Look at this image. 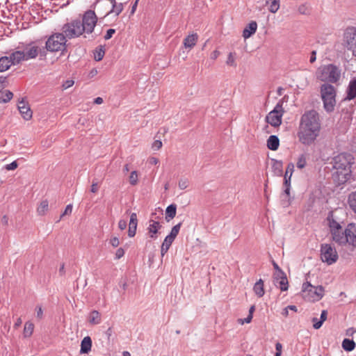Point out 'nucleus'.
I'll list each match as a JSON object with an SVG mask.
<instances>
[{
    "instance_id": "f257e3e1",
    "label": "nucleus",
    "mask_w": 356,
    "mask_h": 356,
    "mask_svg": "<svg viewBox=\"0 0 356 356\" xmlns=\"http://www.w3.org/2000/svg\"><path fill=\"white\" fill-rule=\"evenodd\" d=\"M354 158L350 154H339L333 159V168L335 170L333 178L339 185L348 181L352 175L351 167Z\"/></svg>"
},
{
    "instance_id": "f03ea898",
    "label": "nucleus",
    "mask_w": 356,
    "mask_h": 356,
    "mask_svg": "<svg viewBox=\"0 0 356 356\" xmlns=\"http://www.w3.org/2000/svg\"><path fill=\"white\" fill-rule=\"evenodd\" d=\"M316 77L321 81L335 83L341 78V70L333 64L323 65L317 70Z\"/></svg>"
},
{
    "instance_id": "7ed1b4c3",
    "label": "nucleus",
    "mask_w": 356,
    "mask_h": 356,
    "mask_svg": "<svg viewBox=\"0 0 356 356\" xmlns=\"http://www.w3.org/2000/svg\"><path fill=\"white\" fill-rule=\"evenodd\" d=\"M321 94L325 109L327 112L332 111L336 104V90L334 87L330 84L324 83L321 87Z\"/></svg>"
},
{
    "instance_id": "20e7f679",
    "label": "nucleus",
    "mask_w": 356,
    "mask_h": 356,
    "mask_svg": "<svg viewBox=\"0 0 356 356\" xmlns=\"http://www.w3.org/2000/svg\"><path fill=\"white\" fill-rule=\"evenodd\" d=\"M66 42L67 38L63 33H56L49 37L44 48L51 52L64 51Z\"/></svg>"
},
{
    "instance_id": "39448f33",
    "label": "nucleus",
    "mask_w": 356,
    "mask_h": 356,
    "mask_svg": "<svg viewBox=\"0 0 356 356\" xmlns=\"http://www.w3.org/2000/svg\"><path fill=\"white\" fill-rule=\"evenodd\" d=\"M324 295V288L322 286H314L309 282L302 284V296L307 301L315 302L321 300Z\"/></svg>"
},
{
    "instance_id": "423d86ee",
    "label": "nucleus",
    "mask_w": 356,
    "mask_h": 356,
    "mask_svg": "<svg viewBox=\"0 0 356 356\" xmlns=\"http://www.w3.org/2000/svg\"><path fill=\"white\" fill-rule=\"evenodd\" d=\"M61 30L67 39L79 38L85 33L79 19H72L65 24Z\"/></svg>"
},
{
    "instance_id": "0eeeda50",
    "label": "nucleus",
    "mask_w": 356,
    "mask_h": 356,
    "mask_svg": "<svg viewBox=\"0 0 356 356\" xmlns=\"http://www.w3.org/2000/svg\"><path fill=\"white\" fill-rule=\"evenodd\" d=\"M300 126L321 130V123L318 113L314 110L306 112L301 117Z\"/></svg>"
},
{
    "instance_id": "6e6552de",
    "label": "nucleus",
    "mask_w": 356,
    "mask_h": 356,
    "mask_svg": "<svg viewBox=\"0 0 356 356\" xmlns=\"http://www.w3.org/2000/svg\"><path fill=\"white\" fill-rule=\"evenodd\" d=\"M97 22V17L95 11L88 10L86 11L81 20L82 28L87 34H90L94 31L95 27Z\"/></svg>"
},
{
    "instance_id": "1a4fd4ad",
    "label": "nucleus",
    "mask_w": 356,
    "mask_h": 356,
    "mask_svg": "<svg viewBox=\"0 0 356 356\" xmlns=\"http://www.w3.org/2000/svg\"><path fill=\"white\" fill-rule=\"evenodd\" d=\"M343 42L348 50L356 60V26H349L343 33Z\"/></svg>"
},
{
    "instance_id": "9d476101",
    "label": "nucleus",
    "mask_w": 356,
    "mask_h": 356,
    "mask_svg": "<svg viewBox=\"0 0 356 356\" xmlns=\"http://www.w3.org/2000/svg\"><path fill=\"white\" fill-rule=\"evenodd\" d=\"M320 130L300 127L298 133L299 140L304 145H310L314 142L319 134Z\"/></svg>"
},
{
    "instance_id": "9b49d317",
    "label": "nucleus",
    "mask_w": 356,
    "mask_h": 356,
    "mask_svg": "<svg viewBox=\"0 0 356 356\" xmlns=\"http://www.w3.org/2000/svg\"><path fill=\"white\" fill-rule=\"evenodd\" d=\"M338 253L336 249L330 244H322L321 247V258L323 262L331 265L338 259Z\"/></svg>"
},
{
    "instance_id": "f8f14e48",
    "label": "nucleus",
    "mask_w": 356,
    "mask_h": 356,
    "mask_svg": "<svg viewBox=\"0 0 356 356\" xmlns=\"http://www.w3.org/2000/svg\"><path fill=\"white\" fill-rule=\"evenodd\" d=\"M284 113L282 104H277L274 109L268 113L266 117V121L274 127H278L282 122V116Z\"/></svg>"
},
{
    "instance_id": "ddd939ff",
    "label": "nucleus",
    "mask_w": 356,
    "mask_h": 356,
    "mask_svg": "<svg viewBox=\"0 0 356 356\" xmlns=\"http://www.w3.org/2000/svg\"><path fill=\"white\" fill-rule=\"evenodd\" d=\"M25 59L29 60L30 59L35 58L38 55L44 56L46 51L44 47H40L36 45L35 42H31L25 45L24 49L23 50Z\"/></svg>"
},
{
    "instance_id": "4468645a",
    "label": "nucleus",
    "mask_w": 356,
    "mask_h": 356,
    "mask_svg": "<svg viewBox=\"0 0 356 356\" xmlns=\"http://www.w3.org/2000/svg\"><path fill=\"white\" fill-rule=\"evenodd\" d=\"M348 243L353 246H356V225L349 224L345 229V243Z\"/></svg>"
},
{
    "instance_id": "2eb2a0df",
    "label": "nucleus",
    "mask_w": 356,
    "mask_h": 356,
    "mask_svg": "<svg viewBox=\"0 0 356 356\" xmlns=\"http://www.w3.org/2000/svg\"><path fill=\"white\" fill-rule=\"evenodd\" d=\"M18 109L24 120H29L32 118L33 113L23 99L18 103Z\"/></svg>"
},
{
    "instance_id": "dca6fc26",
    "label": "nucleus",
    "mask_w": 356,
    "mask_h": 356,
    "mask_svg": "<svg viewBox=\"0 0 356 356\" xmlns=\"http://www.w3.org/2000/svg\"><path fill=\"white\" fill-rule=\"evenodd\" d=\"M198 35L197 33H191L187 35L183 40V45L186 49H191L197 44L198 40Z\"/></svg>"
},
{
    "instance_id": "f3484780",
    "label": "nucleus",
    "mask_w": 356,
    "mask_h": 356,
    "mask_svg": "<svg viewBox=\"0 0 356 356\" xmlns=\"http://www.w3.org/2000/svg\"><path fill=\"white\" fill-rule=\"evenodd\" d=\"M346 94V99L347 100H352L356 97V77L350 81Z\"/></svg>"
},
{
    "instance_id": "a211bd4d",
    "label": "nucleus",
    "mask_w": 356,
    "mask_h": 356,
    "mask_svg": "<svg viewBox=\"0 0 356 356\" xmlns=\"http://www.w3.org/2000/svg\"><path fill=\"white\" fill-rule=\"evenodd\" d=\"M257 29V24L256 22L252 21L249 23L243 31V37L248 39L254 34Z\"/></svg>"
},
{
    "instance_id": "6ab92c4d",
    "label": "nucleus",
    "mask_w": 356,
    "mask_h": 356,
    "mask_svg": "<svg viewBox=\"0 0 356 356\" xmlns=\"http://www.w3.org/2000/svg\"><path fill=\"white\" fill-rule=\"evenodd\" d=\"M9 58L13 65H18L22 61H26L23 51H15L9 56Z\"/></svg>"
},
{
    "instance_id": "aec40b11",
    "label": "nucleus",
    "mask_w": 356,
    "mask_h": 356,
    "mask_svg": "<svg viewBox=\"0 0 356 356\" xmlns=\"http://www.w3.org/2000/svg\"><path fill=\"white\" fill-rule=\"evenodd\" d=\"M92 348V339L89 336L85 337L81 342V354H88Z\"/></svg>"
},
{
    "instance_id": "412c9836",
    "label": "nucleus",
    "mask_w": 356,
    "mask_h": 356,
    "mask_svg": "<svg viewBox=\"0 0 356 356\" xmlns=\"http://www.w3.org/2000/svg\"><path fill=\"white\" fill-rule=\"evenodd\" d=\"M276 279L278 280V284L282 291L288 290L289 282L288 280L282 271H280L276 276Z\"/></svg>"
},
{
    "instance_id": "4be33fe9",
    "label": "nucleus",
    "mask_w": 356,
    "mask_h": 356,
    "mask_svg": "<svg viewBox=\"0 0 356 356\" xmlns=\"http://www.w3.org/2000/svg\"><path fill=\"white\" fill-rule=\"evenodd\" d=\"M88 323L92 325H99L102 322V316L97 310H92L88 317Z\"/></svg>"
},
{
    "instance_id": "5701e85b",
    "label": "nucleus",
    "mask_w": 356,
    "mask_h": 356,
    "mask_svg": "<svg viewBox=\"0 0 356 356\" xmlns=\"http://www.w3.org/2000/svg\"><path fill=\"white\" fill-rule=\"evenodd\" d=\"M327 220L328 221L331 232L338 229H342L341 225L334 219L333 211L329 213Z\"/></svg>"
},
{
    "instance_id": "b1692460",
    "label": "nucleus",
    "mask_w": 356,
    "mask_h": 356,
    "mask_svg": "<svg viewBox=\"0 0 356 356\" xmlns=\"http://www.w3.org/2000/svg\"><path fill=\"white\" fill-rule=\"evenodd\" d=\"M280 140L277 136L275 135L270 136L267 140V147L273 151H275L279 148Z\"/></svg>"
},
{
    "instance_id": "393cba45",
    "label": "nucleus",
    "mask_w": 356,
    "mask_h": 356,
    "mask_svg": "<svg viewBox=\"0 0 356 356\" xmlns=\"http://www.w3.org/2000/svg\"><path fill=\"white\" fill-rule=\"evenodd\" d=\"M149 227L148 230L150 234L151 238H154V234H156L159 229L161 228V225L158 221L150 220L149 222Z\"/></svg>"
},
{
    "instance_id": "a878e982",
    "label": "nucleus",
    "mask_w": 356,
    "mask_h": 356,
    "mask_svg": "<svg viewBox=\"0 0 356 356\" xmlns=\"http://www.w3.org/2000/svg\"><path fill=\"white\" fill-rule=\"evenodd\" d=\"M253 291L254 293L259 298L262 297L264 295V281L261 279H259L254 285Z\"/></svg>"
},
{
    "instance_id": "bb28decb",
    "label": "nucleus",
    "mask_w": 356,
    "mask_h": 356,
    "mask_svg": "<svg viewBox=\"0 0 356 356\" xmlns=\"http://www.w3.org/2000/svg\"><path fill=\"white\" fill-rule=\"evenodd\" d=\"M110 4L112 6V8L111 10H109L106 15L110 14V13H114L115 15H118L122 10H123V6L122 3H117L115 2V0H109Z\"/></svg>"
},
{
    "instance_id": "cd10ccee",
    "label": "nucleus",
    "mask_w": 356,
    "mask_h": 356,
    "mask_svg": "<svg viewBox=\"0 0 356 356\" xmlns=\"http://www.w3.org/2000/svg\"><path fill=\"white\" fill-rule=\"evenodd\" d=\"M265 3L270 13H275L280 8V0H265Z\"/></svg>"
},
{
    "instance_id": "c85d7f7f",
    "label": "nucleus",
    "mask_w": 356,
    "mask_h": 356,
    "mask_svg": "<svg viewBox=\"0 0 356 356\" xmlns=\"http://www.w3.org/2000/svg\"><path fill=\"white\" fill-rule=\"evenodd\" d=\"M13 65L9 56H2L0 58V72L8 70Z\"/></svg>"
},
{
    "instance_id": "c756f323",
    "label": "nucleus",
    "mask_w": 356,
    "mask_h": 356,
    "mask_svg": "<svg viewBox=\"0 0 356 356\" xmlns=\"http://www.w3.org/2000/svg\"><path fill=\"white\" fill-rule=\"evenodd\" d=\"M332 238L334 241L339 244L345 243V232H342V229H338L332 232Z\"/></svg>"
},
{
    "instance_id": "7c9ffc66",
    "label": "nucleus",
    "mask_w": 356,
    "mask_h": 356,
    "mask_svg": "<svg viewBox=\"0 0 356 356\" xmlns=\"http://www.w3.org/2000/svg\"><path fill=\"white\" fill-rule=\"evenodd\" d=\"M174 240H175V238H173L169 236H167L165 238V239L161 245V252L162 256H163L168 252V250H169V248L171 246Z\"/></svg>"
},
{
    "instance_id": "2f4dec72",
    "label": "nucleus",
    "mask_w": 356,
    "mask_h": 356,
    "mask_svg": "<svg viewBox=\"0 0 356 356\" xmlns=\"http://www.w3.org/2000/svg\"><path fill=\"white\" fill-rule=\"evenodd\" d=\"M307 165V156L305 154H300L296 159V168L299 170L305 168Z\"/></svg>"
},
{
    "instance_id": "473e14b6",
    "label": "nucleus",
    "mask_w": 356,
    "mask_h": 356,
    "mask_svg": "<svg viewBox=\"0 0 356 356\" xmlns=\"http://www.w3.org/2000/svg\"><path fill=\"white\" fill-rule=\"evenodd\" d=\"M295 165L293 163H289L287 165L286 170L284 175V184H287L288 182H291V178L294 172Z\"/></svg>"
},
{
    "instance_id": "72a5a7b5",
    "label": "nucleus",
    "mask_w": 356,
    "mask_h": 356,
    "mask_svg": "<svg viewBox=\"0 0 356 356\" xmlns=\"http://www.w3.org/2000/svg\"><path fill=\"white\" fill-rule=\"evenodd\" d=\"M177 213V206L176 204H170L169 205L165 210V218L167 220H170L172 218H174L176 216Z\"/></svg>"
},
{
    "instance_id": "f704fd0d",
    "label": "nucleus",
    "mask_w": 356,
    "mask_h": 356,
    "mask_svg": "<svg viewBox=\"0 0 356 356\" xmlns=\"http://www.w3.org/2000/svg\"><path fill=\"white\" fill-rule=\"evenodd\" d=\"M342 348L346 351H352L355 348V343L353 340L345 339L342 341Z\"/></svg>"
},
{
    "instance_id": "c9c22d12",
    "label": "nucleus",
    "mask_w": 356,
    "mask_h": 356,
    "mask_svg": "<svg viewBox=\"0 0 356 356\" xmlns=\"http://www.w3.org/2000/svg\"><path fill=\"white\" fill-rule=\"evenodd\" d=\"M348 203L351 209L356 213V191L349 194Z\"/></svg>"
},
{
    "instance_id": "e433bc0d",
    "label": "nucleus",
    "mask_w": 356,
    "mask_h": 356,
    "mask_svg": "<svg viewBox=\"0 0 356 356\" xmlns=\"http://www.w3.org/2000/svg\"><path fill=\"white\" fill-rule=\"evenodd\" d=\"M34 329L33 323L28 321L24 325V337H29L32 335Z\"/></svg>"
},
{
    "instance_id": "4c0bfd02",
    "label": "nucleus",
    "mask_w": 356,
    "mask_h": 356,
    "mask_svg": "<svg viewBox=\"0 0 356 356\" xmlns=\"http://www.w3.org/2000/svg\"><path fill=\"white\" fill-rule=\"evenodd\" d=\"M49 203L47 200H42L40 205L37 209V212L40 216H43L45 214L47 211L48 210Z\"/></svg>"
},
{
    "instance_id": "58836bf2",
    "label": "nucleus",
    "mask_w": 356,
    "mask_h": 356,
    "mask_svg": "<svg viewBox=\"0 0 356 356\" xmlns=\"http://www.w3.org/2000/svg\"><path fill=\"white\" fill-rule=\"evenodd\" d=\"M236 53L235 52H230L228 54L227 58V60H226L227 65H228L229 67H236V65H236Z\"/></svg>"
},
{
    "instance_id": "ea45409f",
    "label": "nucleus",
    "mask_w": 356,
    "mask_h": 356,
    "mask_svg": "<svg viewBox=\"0 0 356 356\" xmlns=\"http://www.w3.org/2000/svg\"><path fill=\"white\" fill-rule=\"evenodd\" d=\"M13 97V94L10 90H6L0 96V103H7L10 102Z\"/></svg>"
},
{
    "instance_id": "a19ab883",
    "label": "nucleus",
    "mask_w": 356,
    "mask_h": 356,
    "mask_svg": "<svg viewBox=\"0 0 356 356\" xmlns=\"http://www.w3.org/2000/svg\"><path fill=\"white\" fill-rule=\"evenodd\" d=\"M254 309H255L254 305L251 306L249 309V315L248 316V317L244 319L240 318L238 320V322L241 325H243L244 323H250L252 319L253 312H254Z\"/></svg>"
},
{
    "instance_id": "79ce46f5",
    "label": "nucleus",
    "mask_w": 356,
    "mask_h": 356,
    "mask_svg": "<svg viewBox=\"0 0 356 356\" xmlns=\"http://www.w3.org/2000/svg\"><path fill=\"white\" fill-rule=\"evenodd\" d=\"M327 312L326 310H323L322 312H321V319L319 321H318V323H315V324L313 325V327L315 328V329H319L324 321H326L327 319Z\"/></svg>"
},
{
    "instance_id": "37998d69",
    "label": "nucleus",
    "mask_w": 356,
    "mask_h": 356,
    "mask_svg": "<svg viewBox=\"0 0 356 356\" xmlns=\"http://www.w3.org/2000/svg\"><path fill=\"white\" fill-rule=\"evenodd\" d=\"M181 223H178L177 225H175L170 232V234L168 235L169 236L175 238L176 236L178 235L179 232L181 228Z\"/></svg>"
},
{
    "instance_id": "c03bdc74",
    "label": "nucleus",
    "mask_w": 356,
    "mask_h": 356,
    "mask_svg": "<svg viewBox=\"0 0 356 356\" xmlns=\"http://www.w3.org/2000/svg\"><path fill=\"white\" fill-rule=\"evenodd\" d=\"M104 51L102 49H96L94 52V58L97 61L102 60L104 56Z\"/></svg>"
},
{
    "instance_id": "a18cd8bd",
    "label": "nucleus",
    "mask_w": 356,
    "mask_h": 356,
    "mask_svg": "<svg viewBox=\"0 0 356 356\" xmlns=\"http://www.w3.org/2000/svg\"><path fill=\"white\" fill-rule=\"evenodd\" d=\"M188 184L189 181L188 180V179L186 178L180 179L178 182V186L181 190L186 189L188 186Z\"/></svg>"
},
{
    "instance_id": "49530a36",
    "label": "nucleus",
    "mask_w": 356,
    "mask_h": 356,
    "mask_svg": "<svg viewBox=\"0 0 356 356\" xmlns=\"http://www.w3.org/2000/svg\"><path fill=\"white\" fill-rule=\"evenodd\" d=\"M273 168L277 170V174L281 175L282 172V163L278 161H274Z\"/></svg>"
},
{
    "instance_id": "de8ad7c7",
    "label": "nucleus",
    "mask_w": 356,
    "mask_h": 356,
    "mask_svg": "<svg viewBox=\"0 0 356 356\" xmlns=\"http://www.w3.org/2000/svg\"><path fill=\"white\" fill-rule=\"evenodd\" d=\"M134 224V213L130 215L129 225V236L130 237L134 236V230H132Z\"/></svg>"
},
{
    "instance_id": "09e8293b",
    "label": "nucleus",
    "mask_w": 356,
    "mask_h": 356,
    "mask_svg": "<svg viewBox=\"0 0 356 356\" xmlns=\"http://www.w3.org/2000/svg\"><path fill=\"white\" fill-rule=\"evenodd\" d=\"M162 142L160 140H155L152 145V148L154 151H158L162 147Z\"/></svg>"
},
{
    "instance_id": "8fccbe9b",
    "label": "nucleus",
    "mask_w": 356,
    "mask_h": 356,
    "mask_svg": "<svg viewBox=\"0 0 356 356\" xmlns=\"http://www.w3.org/2000/svg\"><path fill=\"white\" fill-rule=\"evenodd\" d=\"M18 166V164L17 163L16 161H13L12 163H10V164H7L6 166H5V168L7 170H13L15 169H16Z\"/></svg>"
},
{
    "instance_id": "3c124183",
    "label": "nucleus",
    "mask_w": 356,
    "mask_h": 356,
    "mask_svg": "<svg viewBox=\"0 0 356 356\" xmlns=\"http://www.w3.org/2000/svg\"><path fill=\"white\" fill-rule=\"evenodd\" d=\"M72 204H68L67 205V207H65V209L64 211V212L61 214L60 216V218H63L64 216L65 215H70L72 213Z\"/></svg>"
},
{
    "instance_id": "603ef678",
    "label": "nucleus",
    "mask_w": 356,
    "mask_h": 356,
    "mask_svg": "<svg viewBox=\"0 0 356 356\" xmlns=\"http://www.w3.org/2000/svg\"><path fill=\"white\" fill-rule=\"evenodd\" d=\"M115 33V30L113 29H109L108 30H107L106 31V35H104V39L105 40H109L110 38H112L113 35Z\"/></svg>"
},
{
    "instance_id": "864d4df0",
    "label": "nucleus",
    "mask_w": 356,
    "mask_h": 356,
    "mask_svg": "<svg viewBox=\"0 0 356 356\" xmlns=\"http://www.w3.org/2000/svg\"><path fill=\"white\" fill-rule=\"evenodd\" d=\"M124 254V250L122 248H120L117 250L115 252V259H119L122 257Z\"/></svg>"
},
{
    "instance_id": "5fc2aeb1",
    "label": "nucleus",
    "mask_w": 356,
    "mask_h": 356,
    "mask_svg": "<svg viewBox=\"0 0 356 356\" xmlns=\"http://www.w3.org/2000/svg\"><path fill=\"white\" fill-rule=\"evenodd\" d=\"M7 78L6 76H0V92L6 86Z\"/></svg>"
},
{
    "instance_id": "6e6d98bb",
    "label": "nucleus",
    "mask_w": 356,
    "mask_h": 356,
    "mask_svg": "<svg viewBox=\"0 0 356 356\" xmlns=\"http://www.w3.org/2000/svg\"><path fill=\"white\" fill-rule=\"evenodd\" d=\"M74 82L73 80H67L63 83V87L64 89H67V88H70L71 86H72L74 85Z\"/></svg>"
},
{
    "instance_id": "4d7b16f0",
    "label": "nucleus",
    "mask_w": 356,
    "mask_h": 356,
    "mask_svg": "<svg viewBox=\"0 0 356 356\" xmlns=\"http://www.w3.org/2000/svg\"><path fill=\"white\" fill-rule=\"evenodd\" d=\"M220 52L218 50H214L213 52L210 54V58L215 60H216L218 56H220Z\"/></svg>"
},
{
    "instance_id": "13d9d810",
    "label": "nucleus",
    "mask_w": 356,
    "mask_h": 356,
    "mask_svg": "<svg viewBox=\"0 0 356 356\" xmlns=\"http://www.w3.org/2000/svg\"><path fill=\"white\" fill-rule=\"evenodd\" d=\"M147 162L150 165H156L159 163V160L156 157L151 156L148 159Z\"/></svg>"
},
{
    "instance_id": "bf43d9fd",
    "label": "nucleus",
    "mask_w": 356,
    "mask_h": 356,
    "mask_svg": "<svg viewBox=\"0 0 356 356\" xmlns=\"http://www.w3.org/2000/svg\"><path fill=\"white\" fill-rule=\"evenodd\" d=\"M110 243L115 248L118 247L119 245V244H120V241H119L118 238L115 237V236L113 237L111 239Z\"/></svg>"
},
{
    "instance_id": "052dcab7",
    "label": "nucleus",
    "mask_w": 356,
    "mask_h": 356,
    "mask_svg": "<svg viewBox=\"0 0 356 356\" xmlns=\"http://www.w3.org/2000/svg\"><path fill=\"white\" fill-rule=\"evenodd\" d=\"M118 227L121 230L124 229L127 227V220H120L118 222Z\"/></svg>"
},
{
    "instance_id": "680f3d73",
    "label": "nucleus",
    "mask_w": 356,
    "mask_h": 356,
    "mask_svg": "<svg viewBox=\"0 0 356 356\" xmlns=\"http://www.w3.org/2000/svg\"><path fill=\"white\" fill-rule=\"evenodd\" d=\"M36 312H37V314H36V316L38 318H42L43 317V311H42V309L41 307H36Z\"/></svg>"
},
{
    "instance_id": "e2e57ef3",
    "label": "nucleus",
    "mask_w": 356,
    "mask_h": 356,
    "mask_svg": "<svg viewBox=\"0 0 356 356\" xmlns=\"http://www.w3.org/2000/svg\"><path fill=\"white\" fill-rule=\"evenodd\" d=\"M316 51H313L311 53L309 61L311 63H313L316 61Z\"/></svg>"
},
{
    "instance_id": "0e129e2a",
    "label": "nucleus",
    "mask_w": 356,
    "mask_h": 356,
    "mask_svg": "<svg viewBox=\"0 0 356 356\" xmlns=\"http://www.w3.org/2000/svg\"><path fill=\"white\" fill-rule=\"evenodd\" d=\"M355 332H356V329H355L353 327H350L346 330V335L353 336Z\"/></svg>"
},
{
    "instance_id": "69168bd1",
    "label": "nucleus",
    "mask_w": 356,
    "mask_h": 356,
    "mask_svg": "<svg viewBox=\"0 0 356 356\" xmlns=\"http://www.w3.org/2000/svg\"><path fill=\"white\" fill-rule=\"evenodd\" d=\"M22 321L21 319V318H18L17 320H16V322L15 323L13 327L15 329H17L19 328L21 325H22Z\"/></svg>"
},
{
    "instance_id": "338daca9",
    "label": "nucleus",
    "mask_w": 356,
    "mask_h": 356,
    "mask_svg": "<svg viewBox=\"0 0 356 356\" xmlns=\"http://www.w3.org/2000/svg\"><path fill=\"white\" fill-rule=\"evenodd\" d=\"M275 349H276V353H282V345L280 342H277L275 344Z\"/></svg>"
},
{
    "instance_id": "774afa93",
    "label": "nucleus",
    "mask_w": 356,
    "mask_h": 356,
    "mask_svg": "<svg viewBox=\"0 0 356 356\" xmlns=\"http://www.w3.org/2000/svg\"><path fill=\"white\" fill-rule=\"evenodd\" d=\"M98 188H99V187H98L97 184V183H93L92 184V186H91L90 191H91L92 193H96V192H97Z\"/></svg>"
}]
</instances>
